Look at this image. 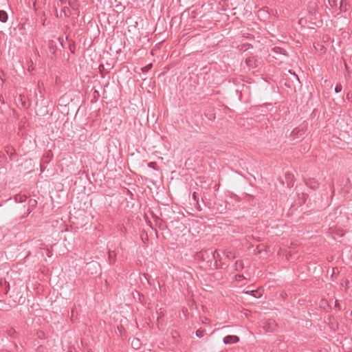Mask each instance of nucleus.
<instances>
[{
	"label": "nucleus",
	"instance_id": "nucleus-10",
	"mask_svg": "<svg viewBox=\"0 0 352 352\" xmlns=\"http://www.w3.org/2000/svg\"><path fill=\"white\" fill-rule=\"evenodd\" d=\"M223 254L228 259H234L236 258L234 253L230 250H225L223 252Z\"/></svg>",
	"mask_w": 352,
	"mask_h": 352
},
{
	"label": "nucleus",
	"instance_id": "nucleus-12",
	"mask_svg": "<svg viewBox=\"0 0 352 352\" xmlns=\"http://www.w3.org/2000/svg\"><path fill=\"white\" fill-rule=\"evenodd\" d=\"M100 72L102 76L109 74L108 69H105L103 65H100L99 67Z\"/></svg>",
	"mask_w": 352,
	"mask_h": 352
},
{
	"label": "nucleus",
	"instance_id": "nucleus-1",
	"mask_svg": "<svg viewBox=\"0 0 352 352\" xmlns=\"http://www.w3.org/2000/svg\"><path fill=\"white\" fill-rule=\"evenodd\" d=\"M195 259L197 261L206 262L208 267H211L214 259H216V250L209 249L198 252L195 254Z\"/></svg>",
	"mask_w": 352,
	"mask_h": 352
},
{
	"label": "nucleus",
	"instance_id": "nucleus-20",
	"mask_svg": "<svg viewBox=\"0 0 352 352\" xmlns=\"http://www.w3.org/2000/svg\"><path fill=\"white\" fill-rule=\"evenodd\" d=\"M151 67H152V65H151V64H149V65H148L147 66H146L145 67H144V68L142 69V71H143V72H147V71H148V70L151 68Z\"/></svg>",
	"mask_w": 352,
	"mask_h": 352
},
{
	"label": "nucleus",
	"instance_id": "nucleus-27",
	"mask_svg": "<svg viewBox=\"0 0 352 352\" xmlns=\"http://www.w3.org/2000/svg\"><path fill=\"white\" fill-rule=\"evenodd\" d=\"M192 198H193L195 201L197 200V196H196V193H195V192H194V193L192 194Z\"/></svg>",
	"mask_w": 352,
	"mask_h": 352
},
{
	"label": "nucleus",
	"instance_id": "nucleus-31",
	"mask_svg": "<svg viewBox=\"0 0 352 352\" xmlns=\"http://www.w3.org/2000/svg\"><path fill=\"white\" fill-rule=\"evenodd\" d=\"M89 352H92V351H89Z\"/></svg>",
	"mask_w": 352,
	"mask_h": 352
},
{
	"label": "nucleus",
	"instance_id": "nucleus-21",
	"mask_svg": "<svg viewBox=\"0 0 352 352\" xmlns=\"http://www.w3.org/2000/svg\"><path fill=\"white\" fill-rule=\"evenodd\" d=\"M314 184H307V185H309L310 188H311L312 189H316L317 187H318V184H316V182H314Z\"/></svg>",
	"mask_w": 352,
	"mask_h": 352
},
{
	"label": "nucleus",
	"instance_id": "nucleus-19",
	"mask_svg": "<svg viewBox=\"0 0 352 352\" xmlns=\"http://www.w3.org/2000/svg\"><path fill=\"white\" fill-rule=\"evenodd\" d=\"M221 258L220 254L216 252V259H214V261H217V262L219 263L221 261Z\"/></svg>",
	"mask_w": 352,
	"mask_h": 352
},
{
	"label": "nucleus",
	"instance_id": "nucleus-29",
	"mask_svg": "<svg viewBox=\"0 0 352 352\" xmlns=\"http://www.w3.org/2000/svg\"><path fill=\"white\" fill-rule=\"evenodd\" d=\"M107 256H108V258H110V250H109L107 252Z\"/></svg>",
	"mask_w": 352,
	"mask_h": 352
},
{
	"label": "nucleus",
	"instance_id": "nucleus-6",
	"mask_svg": "<svg viewBox=\"0 0 352 352\" xmlns=\"http://www.w3.org/2000/svg\"><path fill=\"white\" fill-rule=\"evenodd\" d=\"M244 268V264L242 261H237L235 262V263L232 265V269L234 271H241Z\"/></svg>",
	"mask_w": 352,
	"mask_h": 352
},
{
	"label": "nucleus",
	"instance_id": "nucleus-22",
	"mask_svg": "<svg viewBox=\"0 0 352 352\" xmlns=\"http://www.w3.org/2000/svg\"><path fill=\"white\" fill-rule=\"evenodd\" d=\"M285 176L288 179H292L294 177L293 175H292L291 173H286Z\"/></svg>",
	"mask_w": 352,
	"mask_h": 352
},
{
	"label": "nucleus",
	"instance_id": "nucleus-28",
	"mask_svg": "<svg viewBox=\"0 0 352 352\" xmlns=\"http://www.w3.org/2000/svg\"><path fill=\"white\" fill-rule=\"evenodd\" d=\"M335 306H336V307H338V309H340V305H339V304L337 302V301H336V302H335Z\"/></svg>",
	"mask_w": 352,
	"mask_h": 352
},
{
	"label": "nucleus",
	"instance_id": "nucleus-13",
	"mask_svg": "<svg viewBox=\"0 0 352 352\" xmlns=\"http://www.w3.org/2000/svg\"><path fill=\"white\" fill-rule=\"evenodd\" d=\"M131 345L135 349H138L140 347V343L138 339H133Z\"/></svg>",
	"mask_w": 352,
	"mask_h": 352
},
{
	"label": "nucleus",
	"instance_id": "nucleus-7",
	"mask_svg": "<svg viewBox=\"0 0 352 352\" xmlns=\"http://www.w3.org/2000/svg\"><path fill=\"white\" fill-rule=\"evenodd\" d=\"M28 196L24 194H19L14 197V200L19 203H23L26 201Z\"/></svg>",
	"mask_w": 352,
	"mask_h": 352
},
{
	"label": "nucleus",
	"instance_id": "nucleus-15",
	"mask_svg": "<svg viewBox=\"0 0 352 352\" xmlns=\"http://www.w3.org/2000/svg\"><path fill=\"white\" fill-rule=\"evenodd\" d=\"M342 90V87L340 84H338L336 85V87H335V91L336 93H340L341 92Z\"/></svg>",
	"mask_w": 352,
	"mask_h": 352
},
{
	"label": "nucleus",
	"instance_id": "nucleus-2",
	"mask_svg": "<svg viewBox=\"0 0 352 352\" xmlns=\"http://www.w3.org/2000/svg\"><path fill=\"white\" fill-rule=\"evenodd\" d=\"M223 342L225 344H230L239 342V338L234 335H228L223 338Z\"/></svg>",
	"mask_w": 352,
	"mask_h": 352
},
{
	"label": "nucleus",
	"instance_id": "nucleus-14",
	"mask_svg": "<svg viewBox=\"0 0 352 352\" xmlns=\"http://www.w3.org/2000/svg\"><path fill=\"white\" fill-rule=\"evenodd\" d=\"M255 292H256V291H254V290H248V291L243 292V293H244V294H250V295H252V296H253L254 297L256 298V294H254Z\"/></svg>",
	"mask_w": 352,
	"mask_h": 352
},
{
	"label": "nucleus",
	"instance_id": "nucleus-4",
	"mask_svg": "<svg viewBox=\"0 0 352 352\" xmlns=\"http://www.w3.org/2000/svg\"><path fill=\"white\" fill-rule=\"evenodd\" d=\"M36 205H37V201L36 199H29L28 212L25 216L23 217V218L28 216L32 211V210L36 206Z\"/></svg>",
	"mask_w": 352,
	"mask_h": 352
},
{
	"label": "nucleus",
	"instance_id": "nucleus-26",
	"mask_svg": "<svg viewBox=\"0 0 352 352\" xmlns=\"http://www.w3.org/2000/svg\"><path fill=\"white\" fill-rule=\"evenodd\" d=\"M164 228H165V226H164V224H162V223H160V229L164 230Z\"/></svg>",
	"mask_w": 352,
	"mask_h": 352
},
{
	"label": "nucleus",
	"instance_id": "nucleus-11",
	"mask_svg": "<svg viewBox=\"0 0 352 352\" xmlns=\"http://www.w3.org/2000/svg\"><path fill=\"white\" fill-rule=\"evenodd\" d=\"M213 265L215 269H223L227 267V265H226L223 263H221V261L218 263L217 261H216L214 262Z\"/></svg>",
	"mask_w": 352,
	"mask_h": 352
},
{
	"label": "nucleus",
	"instance_id": "nucleus-9",
	"mask_svg": "<svg viewBox=\"0 0 352 352\" xmlns=\"http://www.w3.org/2000/svg\"><path fill=\"white\" fill-rule=\"evenodd\" d=\"M52 157V153L51 151H49L46 155H44L42 160L43 164H47L51 160Z\"/></svg>",
	"mask_w": 352,
	"mask_h": 352
},
{
	"label": "nucleus",
	"instance_id": "nucleus-5",
	"mask_svg": "<svg viewBox=\"0 0 352 352\" xmlns=\"http://www.w3.org/2000/svg\"><path fill=\"white\" fill-rule=\"evenodd\" d=\"M272 52H273L275 55L287 56L286 50L280 47H274L272 49Z\"/></svg>",
	"mask_w": 352,
	"mask_h": 352
},
{
	"label": "nucleus",
	"instance_id": "nucleus-23",
	"mask_svg": "<svg viewBox=\"0 0 352 352\" xmlns=\"http://www.w3.org/2000/svg\"><path fill=\"white\" fill-rule=\"evenodd\" d=\"M253 62V60L251 58H248L246 60V63L249 66L252 65V63Z\"/></svg>",
	"mask_w": 352,
	"mask_h": 352
},
{
	"label": "nucleus",
	"instance_id": "nucleus-24",
	"mask_svg": "<svg viewBox=\"0 0 352 352\" xmlns=\"http://www.w3.org/2000/svg\"><path fill=\"white\" fill-rule=\"evenodd\" d=\"M196 336L199 338H201V337H202V333L200 331H197Z\"/></svg>",
	"mask_w": 352,
	"mask_h": 352
},
{
	"label": "nucleus",
	"instance_id": "nucleus-17",
	"mask_svg": "<svg viewBox=\"0 0 352 352\" xmlns=\"http://www.w3.org/2000/svg\"><path fill=\"white\" fill-rule=\"evenodd\" d=\"M6 152L8 155H10L11 158H12V155L14 154V152H12V148H11L10 147L8 148V149L6 150Z\"/></svg>",
	"mask_w": 352,
	"mask_h": 352
},
{
	"label": "nucleus",
	"instance_id": "nucleus-18",
	"mask_svg": "<svg viewBox=\"0 0 352 352\" xmlns=\"http://www.w3.org/2000/svg\"><path fill=\"white\" fill-rule=\"evenodd\" d=\"M148 166L150 168H153L155 170H157V168H156V164L155 162H150Z\"/></svg>",
	"mask_w": 352,
	"mask_h": 352
},
{
	"label": "nucleus",
	"instance_id": "nucleus-16",
	"mask_svg": "<svg viewBox=\"0 0 352 352\" xmlns=\"http://www.w3.org/2000/svg\"><path fill=\"white\" fill-rule=\"evenodd\" d=\"M245 276L243 274H239L235 276V280L238 282L241 281L243 279H245Z\"/></svg>",
	"mask_w": 352,
	"mask_h": 352
},
{
	"label": "nucleus",
	"instance_id": "nucleus-25",
	"mask_svg": "<svg viewBox=\"0 0 352 352\" xmlns=\"http://www.w3.org/2000/svg\"><path fill=\"white\" fill-rule=\"evenodd\" d=\"M61 5H63L66 3L67 0H59Z\"/></svg>",
	"mask_w": 352,
	"mask_h": 352
},
{
	"label": "nucleus",
	"instance_id": "nucleus-8",
	"mask_svg": "<svg viewBox=\"0 0 352 352\" xmlns=\"http://www.w3.org/2000/svg\"><path fill=\"white\" fill-rule=\"evenodd\" d=\"M8 15L4 10H0V21L6 23L8 21Z\"/></svg>",
	"mask_w": 352,
	"mask_h": 352
},
{
	"label": "nucleus",
	"instance_id": "nucleus-30",
	"mask_svg": "<svg viewBox=\"0 0 352 352\" xmlns=\"http://www.w3.org/2000/svg\"><path fill=\"white\" fill-rule=\"evenodd\" d=\"M41 171H43V165L41 166Z\"/></svg>",
	"mask_w": 352,
	"mask_h": 352
},
{
	"label": "nucleus",
	"instance_id": "nucleus-3",
	"mask_svg": "<svg viewBox=\"0 0 352 352\" xmlns=\"http://www.w3.org/2000/svg\"><path fill=\"white\" fill-rule=\"evenodd\" d=\"M304 133L305 131L303 128H296L292 131L290 135L295 139L301 138Z\"/></svg>",
	"mask_w": 352,
	"mask_h": 352
}]
</instances>
